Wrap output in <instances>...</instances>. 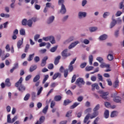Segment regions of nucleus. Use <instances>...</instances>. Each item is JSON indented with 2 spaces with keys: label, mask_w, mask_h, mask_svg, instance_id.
I'll use <instances>...</instances> for the list:
<instances>
[{
  "label": "nucleus",
  "mask_w": 124,
  "mask_h": 124,
  "mask_svg": "<svg viewBox=\"0 0 124 124\" xmlns=\"http://www.w3.org/2000/svg\"><path fill=\"white\" fill-rule=\"evenodd\" d=\"M75 84L79 87V88H81L82 85H85V81L83 78H79L76 80Z\"/></svg>",
  "instance_id": "4"
},
{
  "label": "nucleus",
  "mask_w": 124,
  "mask_h": 124,
  "mask_svg": "<svg viewBox=\"0 0 124 124\" xmlns=\"http://www.w3.org/2000/svg\"><path fill=\"white\" fill-rule=\"evenodd\" d=\"M5 85L7 87H11V82H10V79L7 78L5 81Z\"/></svg>",
  "instance_id": "19"
},
{
  "label": "nucleus",
  "mask_w": 124,
  "mask_h": 124,
  "mask_svg": "<svg viewBox=\"0 0 124 124\" xmlns=\"http://www.w3.org/2000/svg\"><path fill=\"white\" fill-rule=\"evenodd\" d=\"M34 62H40V58L38 56H36L34 58Z\"/></svg>",
  "instance_id": "52"
},
{
  "label": "nucleus",
  "mask_w": 124,
  "mask_h": 124,
  "mask_svg": "<svg viewBox=\"0 0 124 124\" xmlns=\"http://www.w3.org/2000/svg\"><path fill=\"white\" fill-rule=\"evenodd\" d=\"M118 115V111H113L111 112L110 114L111 118H115V117H117Z\"/></svg>",
  "instance_id": "27"
},
{
  "label": "nucleus",
  "mask_w": 124,
  "mask_h": 124,
  "mask_svg": "<svg viewBox=\"0 0 124 124\" xmlns=\"http://www.w3.org/2000/svg\"><path fill=\"white\" fill-rule=\"evenodd\" d=\"M54 100L55 101H61L62 100V96L61 95H56L54 98Z\"/></svg>",
  "instance_id": "23"
},
{
  "label": "nucleus",
  "mask_w": 124,
  "mask_h": 124,
  "mask_svg": "<svg viewBox=\"0 0 124 124\" xmlns=\"http://www.w3.org/2000/svg\"><path fill=\"white\" fill-rule=\"evenodd\" d=\"M117 25V21L116 19H113L109 25V29H113Z\"/></svg>",
  "instance_id": "12"
},
{
  "label": "nucleus",
  "mask_w": 124,
  "mask_h": 124,
  "mask_svg": "<svg viewBox=\"0 0 124 124\" xmlns=\"http://www.w3.org/2000/svg\"><path fill=\"white\" fill-rule=\"evenodd\" d=\"M10 56V54H9V53H7L4 57H2L1 59H2V61H4V60H5L6 59V58H8V57H9Z\"/></svg>",
  "instance_id": "61"
},
{
  "label": "nucleus",
  "mask_w": 124,
  "mask_h": 124,
  "mask_svg": "<svg viewBox=\"0 0 124 124\" xmlns=\"http://www.w3.org/2000/svg\"><path fill=\"white\" fill-rule=\"evenodd\" d=\"M99 120V117L96 118L94 121H93V124H97V122H98Z\"/></svg>",
  "instance_id": "64"
},
{
  "label": "nucleus",
  "mask_w": 124,
  "mask_h": 124,
  "mask_svg": "<svg viewBox=\"0 0 124 124\" xmlns=\"http://www.w3.org/2000/svg\"><path fill=\"white\" fill-rule=\"evenodd\" d=\"M48 78H49V75H46L45 76V78L42 81V84H45L46 80H48Z\"/></svg>",
  "instance_id": "46"
},
{
  "label": "nucleus",
  "mask_w": 124,
  "mask_h": 124,
  "mask_svg": "<svg viewBox=\"0 0 124 124\" xmlns=\"http://www.w3.org/2000/svg\"><path fill=\"white\" fill-rule=\"evenodd\" d=\"M99 108H100V105L99 104H97L93 109V112H97L98 110H99Z\"/></svg>",
  "instance_id": "36"
},
{
  "label": "nucleus",
  "mask_w": 124,
  "mask_h": 124,
  "mask_svg": "<svg viewBox=\"0 0 124 124\" xmlns=\"http://www.w3.org/2000/svg\"><path fill=\"white\" fill-rule=\"evenodd\" d=\"M116 24H118L119 25L122 24V19L120 17H118L117 20H116Z\"/></svg>",
  "instance_id": "63"
},
{
  "label": "nucleus",
  "mask_w": 124,
  "mask_h": 124,
  "mask_svg": "<svg viewBox=\"0 0 124 124\" xmlns=\"http://www.w3.org/2000/svg\"><path fill=\"white\" fill-rule=\"evenodd\" d=\"M45 121V116H41L39 119V121H37L35 123V124H43V122Z\"/></svg>",
  "instance_id": "14"
},
{
  "label": "nucleus",
  "mask_w": 124,
  "mask_h": 124,
  "mask_svg": "<svg viewBox=\"0 0 124 124\" xmlns=\"http://www.w3.org/2000/svg\"><path fill=\"white\" fill-rule=\"evenodd\" d=\"M23 78L21 77L19 80L15 84V87L17 88V90L19 92H21V93H23L26 91V87L25 86H24V85L22 84V83H23Z\"/></svg>",
  "instance_id": "1"
},
{
  "label": "nucleus",
  "mask_w": 124,
  "mask_h": 124,
  "mask_svg": "<svg viewBox=\"0 0 124 124\" xmlns=\"http://www.w3.org/2000/svg\"><path fill=\"white\" fill-rule=\"evenodd\" d=\"M108 38V35L106 34H104L99 37V40H106V39Z\"/></svg>",
  "instance_id": "18"
},
{
  "label": "nucleus",
  "mask_w": 124,
  "mask_h": 124,
  "mask_svg": "<svg viewBox=\"0 0 124 124\" xmlns=\"http://www.w3.org/2000/svg\"><path fill=\"white\" fill-rule=\"evenodd\" d=\"M55 105H56V102H55L54 101H52L50 104V108L53 109L55 107Z\"/></svg>",
  "instance_id": "55"
},
{
  "label": "nucleus",
  "mask_w": 124,
  "mask_h": 124,
  "mask_svg": "<svg viewBox=\"0 0 124 124\" xmlns=\"http://www.w3.org/2000/svg\"><path fill=\"white\" fill-rule=\"evenodd\" d=\"M27 26H28V27H29V28H31V27H32V21H31V20L29 19L28 20H27Z\"/></svg>",
  "instance_id": "34"
},
{
  "label": "nucleus",
  "mask_w": 124,
  "mask_h": 124,
  "mask_svg": "<svg viewBox=\"0 0 124 124\" xmlns=\"http://www.w3.org/2000/svg\"><path fill=\"white\" fill-rule=\"evenodd\" d=\"M62 77V74L60 73H56L54 74L52 79L53 80H56L57 78H61Z\"/></svg>",
  "instance_id": "15"
},
{
  "label": "nucleus",
  "mask_w": 124,
  "mask_h": 124,
  "mask_svg": "<svg viewBox=\"0 0 124 124\" xmlns=\"http://www.w3.org/2000/svg\"><path fill=\"white\" fill-rule=\"evenodd\" d=\"M98 116V111H94V112L93 113V114L90 116V119H93L96 117H97Z\"/></svg>",
  "instance_id": "21"
},
{
  "label": "nucleus",
  "mask_w": 124,
  "mask_h": 124,
  "mask_svg": "<svg viewBox=\"0 0 124 124\" xmlns=\"http://www.w3.org/2000/svg\"><path fill=\"white\" fill-rule=\"evenodd\" d=\"M109 15H110V12H105L103 15V18H106L107 17V16H109Z\"/></svg>",
  "instance_id": "45"
},
{
  "label": "nucleus",
  "mask_w": 124,
  "mask_h": 124,
  "mask_svg": "<svg viewBox=\"0 0 124 124\" xmlns=\"http://www.w3.org/2000/svg\"><path fill=\"white\" fill-rule=\"evenodd\" d=\"M60 13L63 15L66 13V8H65V5L61 6Z\"/></svg>",
  "instance_id": "13"
},
{
  "label": "nucleus",
  "mask_w": 124,
  "mask_h": 124,
  "mask_svg": "<svg viewBox=\"0 0 124 124\" xmlns=\"http://www.w3.org/2000/svg\"><path fill=\"white\" fill-rule=\"evenodd\" d=\"M108 61H113L114 60V56L112 54H108L107 56Z\"/></svg>",
  "instance_id": "24"
},
{
  "label": "nucleus",
  "mask_w": 124,
  "mask_h": 124,
  "mask_svg": "<svg viewBox=\"0 0 124 124\" xmlns=\"http://www.w3.org/2000/svg\"><path fill=\"white\" fill-rule=\"evenodd\" d=\"M68 17H69V16L68 15L64 16L62 19V22H66V21H67V19H68Z\"/></svg>",
  "instance_id": "50"
},
{
  "label": "nucleus",
  "mask_w": 124,
  "mask_h": 124,
  "mask_svg": "<svg viewBox=\"0 0 124 124\" xmlns=\"http://www.w3.org/2000/svg\"><path fill=\"white\" fill-rule=\"evenodd\" d=\"M57 49H58V46H55L52 47L50 49V51L51 52V53H54V52H56V51H57Z\"/></svg>",
  "instance_id": "37"
},
{
  "label": "nucleus",
  "mask_w": 124,
  "mask_h": 124,
  "mask_svg": "<svg viewBox=\"0 0 124 124\" xmlns=\"http://www.w3.org/2000/svg\"><path fill=\"white\" fill-rule=\"evenodd\" d=\"M119 34H120V30H116L114 31V36L116 38H118V37H119Z\"/></svg>",
  "instance_id": "41"
},
{
  "label": "nucleus",
  "mask_w": 124,
  "mask_h": 124,
  "mask_svg": "<svg viewBox=\"0 0 124 124\" xmlns=\"http://www.w3.org/2000/svg\"><path fill=\"white\" fill-rule=\"evenodd\" d=\"M73 40H74V37L72 36L70 37L68 39H67L65 41V42H66V43H70V42L73 41Z\"/></svg>",
  "instance_id": "28"
},
{
  "label": "nucleus",
  "mask_w": 124,
  "mask_h": 124,
  "mask_svg": "<svg viewBox=\"0 0 124 124\" xmlns=\"http://www.w3.org/2000/svg\"><path fill=\"white\" fill-rule=\"evenodd\" d=\"M79 104H80L79 103L75 102V103H74L73 105H72L70 107V109H74V108H76V107H77V106H78Z\"/></svg>",
  "instance_id": "33"
},
{
  "label": "nucleus",
  "mask_w": 124,
  "mask_h": 124,
  "mask_svg": "<svg viewBox=\"0 0 124 124\" xmlns=\"http://www.w3.org/2000/svg\"><path fill=\"white\" fill-rule=\"evenodd\" d=\"M64 0H58V5H61V6H62L63 5H64Z\"/></svg>",
  "instance_id": "47"
},
{
  "label": "nucleus",
  "mask_w": 124,
  "mask_h": 124,
  "mask_svg": "<svg viewBox=\"0 0 124 124\" xmlns=\"http://www.w3.org/2000/svg\"><path fill=\"white\" fill-rule=\"evenodd\" d=\"M107 82H108V86H112V85H113V83H112V81H111V79L110 78L107 79Z\"/></svg>",
  "instance_id": "60"
},
{
  "label": "nucleus",
  "mask_w": 124,
  "mask_h": 124,
  "mask_svg": "<svg viewBox=\"0 0 124 124\" xmlns=\"http://www.w3.org/2000/svg\"><path fill=\"white\" fill-rule=\"evenodd\" d=\"M30 96L31 94L30 93H27L24 97V100H25V101L29 100V99L30 98Z\"/></svg>",
  "instance_id": "44"
},
{
  "label": "nucleus",
  "mask_w": 124,
  "mask_h": 124,
  "mask_svg": "<svg viewBox=\"0 0 124 124\" xmlns=\"http://www.w3.org/2000/svg\"><path fill=\"white\" fill-rule=\"evenodd\" d=\"M94 67L93 66H87L86 68H85V70L86 71H91V70H93V69Z\"/></svg>",
  "instance_id": "39"
},
{
  "label": "nucleus",
  "mask_w": 124,
  "mask_h": 124,
  "mask_svg": "<svg viewBox=\"0 0 124 124\" xmlns=\"http://www.w3.org/2000/svg\"><path fill=\"white\" fill-rule=\"evenodd\" d=\"M124 1H122L119 3V8L120 9H123L124 10Z\"/></svg>",
  "instance_id": "49"
},
{
  "label": "nucleus",
  "mask_w": 124,
  "mask_h": 124,
  "mask_svg": "<svg viewBox=\"0 0 124 124\" xmlns=\"http://www.w3.org/2000/svg\"><path fill=\"white\" fill-rule=\"evenodd\" d=\"M49 108V106L46 105L42 110V112L44 114H46L47 111H48V108Z\"/></svg>",
  "instance_id": "31"
},
{
  "label": "nucleus",
  "mask_w": 124,
  "mask_h": 124,
  "mask_svg": "<svg viewBox=\"0 0 124 124\" xmlns=\"http://www.w3.org/2000/svg\"><path fill=\"white\" fill-rule=\"evenodd\" d=\"M114 102L116 103H122V98L120 96L115 97L113 99Z\"/></svg>",
  "instance_id": "16"
},
{
  "label": "nucleus",
  "mask_w": 124,
  "mask_h": 124,
  "mask_svg": "<svg viewBox=\"0 0 124 124\" xmlns=\"http://www.w3.org/2000/svg\"><path fill=\"white\" fill-rule=\"evenodd\" d=\"M21 23H22V26H27L28 20H27V19L24 18L22 20Z\"/></svg>",
  "instance_id": "42"
},
{
  "label": "nucleus",
  "mask_w": 124,
  "mask_h": 124,
  "mask_svg": "<svg viewBox=\"0 0 124 124\" xmlns=\"http://www.w3.org/2000/svg\"><path fill=\"white\" fill-rule=\"evenodd\" d=\"M10 117H11L10 114H8L7 122L9 124H12V120L11 121V118Z\"/></svg>",
  "instance_id": "43"
},
{
  "label": "nucleus",
  "mask_w": 124,
  "mask_h": 124,
  "mask_svg": "<svg viewBox=\"0 0 124 124\" xmlns=\"http://www.w3.org/2000/svg\"><path fill=\"white\" fill-rule=\"evenodd\" d=\"M98 93H100V96H107L108 95V94H109V93L108 92H104L102 91H98Z\"/></svg>",
  "instance_id": "22"
},
{
  "label": "nucleus",
  "mask_w": 124,
  "mask_h": 124,
  "mask_svg": "<svg viewBox=\"0 0 124 124\" xmlns=\"http://www.w3.org/2000/svg\"><path fill=\"white\" fill-rule=\"evenodd\" d=\"M87 17V12H79L78 13V17L79 19H83Z\"/></svg>",
  "instance_id": "5"
},
{
  "label": "nucleus",
  "mask_w": 124,
  "mask_h": 124,
  "mask_svg": "<svg viewBox=\"0 0 124 124\" xmlns=\"http://www.w3.org/2000/svg\"><path fill=\"white\" fill-rule=\"evenodd\" d=\"M81 43H83L86 45H88V44H90V41L87 39H85L82 41H81Z\"/></svg>",
  "instance_id": "40"
},
{
  "label": "nucleus",
  "mask_w": 124,
  "mask_h": 124,
  "mask_svg": "<svg viewBox=\"0 0 124 124\" xmlns=\"http://www.w3.org/2000/svg\"><path fill=\"white\" fill-rule=\"evenodd\" d=\"M89 61L90 65H92L93 64V55H90L89 56Z\"/></svg>",
  "instance_id": "25"
},
{
  "label": "nucleus",
  "mask_w": 124,
  "mask_h": 124,
  "mask_svg": "<svg viewBox=\"0 0 124 124\" xmlns=\"http://www.w3.org/2000/svg\"><path fill=\"white\" fill-rule=\"evenodd\" d=\"M95 89L96 90H99V86H98V84L97 83H94L92 85V91L94 92Z\"/></svg>",
  "instance_id": "11"
},
{
  "label": "nucleus",
  "mask_w": 124,
  "mask_h": 124,
  "mask_svg": "<svg viewBox=\"0 0 124 124\" xmlns=\"http://www.w3.org/2000/svg\"><path fill=\"white\" fill-rule=\"evenodd\" d=\"M68 76V69H66L64 71V77L66 78Z\"/></svg>",
  "instance_id": "53"
},
{
  "label": "nucleus",
  "mask_w": 124,
  "mask_h": 124,
  "mask_svg": "<svg viewBox=\"0 0 124 124\" xmlns=\"http://www.w3.org/2000/svg\"><path fill=\"white\" fill-rule=\"evenodd\" d=\"M47 68L48 69H53L54 68V64L53 63H49L47 66Z\"/></svg>",
  "instance_id": "56"
},
{
  "label": "nucleus",
  "mask_w": 124,
  "mask_h": 124,
  "mask_svg": "<svg viewBox=\"0 0 124 124\" xmlns=\"http://www.w3.org/2000/svg\"><path fill=\"white\" fill-rule=\"evenodd\" d=\"M92 112V108H87L85 111L84 113L85 114H88L84 118V119L83 120V123L84 124H87V122L89 121V119H90V116H91V114L90 113Z\"/></svg>",
  "instance_id": "2"
},
{
  "label": "nucleus",
  "mask_w": 124,
  "mask_h": 124,
  "mask_svg": "<svg viewBox=\"0 0 124 124\" xmlns=\"http://www.w3.org/2000/svg\"><path fill=\"white\" fill-rule=\"evenodd\" d=\"M37 68V66L36 65H32L30 68V72H32V71L35 70Z\"/></svg>",
  "instance_id": "29"
},
{
  "label": "nucleus",
  "mask_w": 124,
  "mask_h": 124,
  "mask_svg": "<svg viewBox=\"0 0 124 124\" xmlns=\"http://www.w3.org/2000/svg\"><path fill=\"white\" fill-rule=\"evenodd\" d=\"M67 51H68V49H65V50L62 51L61 53L62 57H65V58H67V57H69L71 55L70 53H67Z\"/></svg>",
  "instance_id": "6"
},
{
  "label": "nucleus",
  "mask_w": 124,
  "mask_h": 124,
  "mask_svg": "<svg viewBox=\"0 0 124 124\" xmlns=\"http://www.w3.org/2000/svg\"><path fill=\"white\" fill-rule=\"evenodd\" d=\"M54 20H55V16H51L47 19L46 23L48 24V25H50L54 22Z\"/></svg>",
  "instance_id": "8"
},
{
  "label": "nucleus",
  "mask_w": 124,
  "mask_h": 124,
  "mask_svg": "<svg viewBox=\"0 0 124 124\" xmlns=\"http://www.w3.org/2000/svg\"><path fill=\"white\" fill-rule=\"evenodd\" d=\"M97 29L98 28L96 27H92L89 28V31L90 32H93L94 31H97Z\"/></svg>",
  "instance_id": "26"
},
{
  "label": "nucleus",
  "mask_w": 124,
  "mask_h": 124,
  "mask_svg": "<svg viewBox=\"0 0 124 124\" xmlns=\"http://www.w3.org/2000/svg\"><path fill=\"white\" fill-rule=\"evenodd\" d=\"M104 117L105 118V119H108L109 118V110H105L104 112Z\"/></svg>",
  "instance_id": "30"
},
{
  "label": "nucleus",
  "mask_w": 124,
  "mask_h": 124,
  "mask_svg": "<svg viewBox=\"0 0 124 124\" xmlns=\"http://www.w3.org/2000/svg\"><path fill=\"white\" fill-rule=\"evenodd\" d=\"M69 103H71V101H70V100L69 99L65 100L63 102V105H64V106H66V105H68Z\"/></svg>",
  "instance_id": "32"
},
{
  "label": "nucleus",
  "mask_w": 124,
  "mask_h": 124,
  "mask_svg": "<svg viewBox=\"0 0 124 124\" xmlns=\"http://www.w3.org/2000/svg\"><path fill=\"white\" fill-rule=\"evenodd\" d=\"M43 40H44V41H50L51 44H55V43H56L55 38L53 36L44 37H43Z\"/></svg>",
  "instance_id": "3"
},
{
  "label": "nucleus",
  "mask_w": 124,
  "mask_h": 124,
  "mask_svg": "<svg viewBox=\"0 0 124 124\" xmlns=\"http://www.w3.org/2000/svg\"><path fill=\"white\" fill-rule=\"evenodd\" d=\"M47 60H48V57L47 56H45L43 58L41 63V66L43 67L46 65Z\"/></svg>",
  "instance_id": "9"
},
{
  "label": "nucleus",
  "mask_w": 124,
  "mask_h": 124,
  "mask_svg": "<svg viewBox=\"0 0 124 124\" xmlns=\"http://www.w3.org/2000/svg\"><path fill=\"white\" fill-rule=\"evenodd\" d=\"M19 33L20 35H26V31H25V29H21L19 31Z\"/></svg>",
  "instance_id": "38"
},
{
  "label": "nucleus",
  "mask_w": 124,
  "mask_h": 124,
  "mask_svg": "<svg viewBox=\"0 0 124 124\" xmlns=\"http://www.w3.org/2000/svg\"><path fill=\"white\" fill-rule=\"evenodd\" d=\"M86 65H87V62H84L83 63H82L80 65V68H85V67H86Z\"/></svg>",
  "instance_id": "54"
},
{
  "label": "nucleus",
  "mask_w": 124,
  "mask_h": 124,
  "mask_svg": "<svg viewBox=\"0 0 124 124\" xmlns=\"http://www.w3.org/2000/svg\"><path fill=\"white\" fill-rule=\"evenodd\" d=\"M40 79V75H37L35 76V77L33 79V83H36V82H37Z\"/></svg>",
  "instance_id": "20"
},
{
  "label": "nucleus",
  "mask_w": 124,
  "mask_h": 124,
  "mask_svg": "<svg viewBox=\"0 0 124 124\" xmlns=\"http://www.w3.org/2000/svg\"><path fill=\"white\" fill-rule=\"evenodd\" d=\"M118 86H119V80H116L115 81V82H114V83L113 84V87L114 88H117L118 87Z\"/></svg>",
  "instance_id": "59"
},
{
  "label": "nucleus",
  "mask_w": 124,
  "mask_h": 124,
  "mask_svg": "<svg viewBox=\"0 0 124 124\" xmlns=\"http://www.w3.org/2000/svg\"><path fill=\"white\" fill-rule=\"evenodd\" d=\"M29 49H30V45L27 44L25 46V48L24 50L25 53H28V51H29Z\"/></svg>",
  "instance_id": "51"
},
{
  "label": "nucleus",
  "mask_w": 124,
  "mask_h": 124,
  "mask_svg": "<svg viewBox=\"0 0 124 124\" xmlns=\"http://www.w3.org/2000/svg\"><path fill=\"white\" fill-rule=\"evenodd\" d=\"M83 99H84V97L82 96H79L77 98V100L78 101V102H82V101H83Z\"/></svg>",
  "instance_id": "58"
},
{
  "label": "nucleus",
  "mask_w": 124,
  "mask_h": 124,
  "mask_svg": "<svg viewBox=\"0 0 124 124\" xmlns=\"http://www.w3.org/2000/svg\"><path fill=\"white\" fill-rule=\"evenodd\" d=\"M61 56L59 55L56 57L54 63L55 65H57L60 62V60H61Z\"/></svg>",
  "instance_id": "17"
},
{
  "label": "nucleus",
  "mask_w": 124,
  "mask_h": 124,
  "mask_svg": "<svg viewBox=\"0 0 124 124\" xmlns=\"http://www.w3.org/2000/svg\"><path fill=\"white\" fill-rule=\"evenodd\" d=\"M33 57H34V53L30 54L28 59V62H31L32 61V60L33 59Z\"/></svg>",
  "instance_id": "35"
},
{
  "label": "nucleus",
  "mask_w": 124,
  "mask_h": 124,
  "mask_svg": "<svg viewBox=\"0 0 124 124\" xmlns=\"http://www.w3.org/2000/svg\"><path fill=\"white\" fill-rule=\"evenodd\" d=\"M40 34H36L34 36V40L35 41H37V40H38V39L40 38Z\"/></svg>",
  "instance_id": "48"
},
{
  "label": "nucleus",
  "mask_w": 124,
  "mask_h": 124,
  "mask_svg": "<svg viewBox=\"0 0 124 124\" xmlns=\"http://www.w3.org/2000/svg\"><path fill=\"white\" fill-rule=\"evenodd\" d=\"M96 60L100 62V63H102V62H103V58L101 57H97L96 58Z\"/></svg>",
  "instance_id": "62"
},
{
  "label": "nucleus",
  "mask_w": 124,
  "mask_h": 124,
  "mask_svg": "<svg viewBox=\"0 0 124 124\" xmlns=\"http://www.w3.org/2000/svg\"><path fill=\"white\" fill-rule=\"evenodd\" d=\"M80 43V42L79 41H76L72 43L68 46V49H72V48H74L76 45H78V44H79Z\"/></svg>",
  "instance_id": "7"
},
{
  "label": "nucleus",
  "mask_w": 124,
  "mask_h": 124,
  "mask_svg": "<svg viewBox=\"0 0 124 124\" xmlns=\"http://www.w3.org/2000/svg\"><path fill=\"white\" fill-rule=\"evenodd\" d=\"M24 42V38H22L21 40H19L17 43V49H21L22 48L21 46L23 45Z\"/></svg>",
  "instance_id": "10"
},
{
  "label": "nucleus",
  "mask_w": 124,
  "mask_h": 124,
  "mask_svg": "<svg viewBox=\"0 0 124 124\" xmlns=\"http://www.w3.org/2000/svg\"><path fill=\"white\" fill-rule=\"evenodd\" d=\"M68 70L70 72H72L73 71V65L69 64L68 66Z\"/></svg>",
  "instance_id": "57"
}]
</instances>
